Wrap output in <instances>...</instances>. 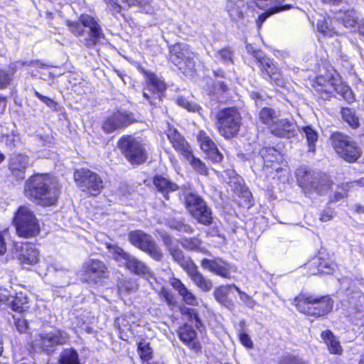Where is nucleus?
I'll return each instance as SVG.
<instances>
[{"mask_svg":"<svg viewBox=\"0 0 364 364\" xmlns=\"http://www.w3.org/2000/svg\"><path fill=\"white\" fill-rule=\"evenodd\" d=\"M119 146L126 159L132 164H142L147 159L145 144L132 136H124L119 141Z\"/></svg>","mask_w":364,"mask_h":364,"instance_id":"6","label":"nucleus"},{"mask_svg":"<svg viewBox=\"0 0 364 364\" xmlns=\"http://www.w3.org/2000/svg\"><path fill=\"white\" fill-rule=\"evenodd\" d=\"M235 285H226L220 286L216 288L214 291L213 295L215 299L223 305L229 307L230 306V301L228 298L230 290L232 288H235Z\"/></svg>","mask_w":364,"mask_h":364,"instance_id":"35","label":"nucleus"},{"mask_svg":"<svg viewBox=\"0 0 364 364\" xmlns=\"http://www.w3.org/2000/svg\"><path fill=\"white\" fill-rule=\"evenodd\" d=\"M192 216L204 225H210L212 223V210L207 205L198 210L192 206Z\"/></svg>","mask_w":364,"mask_h":364,"instance_id":"32","label":"nucleus"},{"mask_svg":"<svg viewBox=\"0 0 364 364\" xmlns=\"http://www.w3.org/2000/svg\"><path fill=\"white\" fill-rule=\"evenodd\" d=\"M11 80V76L4 70H0V90L6 88Z\"/></svg>","mask_w":364,"mask_h":364,"instance_id":"59","label":"nucleus"},{"mask_svg":"<svg viewBox=\"0 0 364 364\" xmlns=\"http://www.w3.org/2000/svg\"><path fill=\"white\" fill-rule=\"evenodd\" d=\"M28 166V158L23 154H14L11 158L9 168L18 179L25 178V171Z\"/></svg>","mask_w":364,"mask_h":364,"instance_id":"25","label":"nucleus"},{"mask_svg":"<svg viewBox=\"0 0 364 364\" xmlns=\"http://www.w3.org/2000/svg\"><path fill=\"white\" fill-rule=\"evenodd\" d=\"M256 60L259 63L260 70L262 73H266L269 77H274L272 75L277 67L272 60L266 57L263 53H258L256 56Z\"/></svg>","mask_w":364,"mask_h":364,"instance_id":"33","label":"nucleus"},{"mask_svg":"<svg viewBox=\"0 0 364 364\" xmlns=\"http://www.w3.org/2000/svg\"><path fill=\"white\" fill-rule=\"evenodd\" d=\"M168 252L174 261H176L184 271L187 270L191 265L194 264L189 257H186L183 255L182 250H180L177 245L170 247Z\"/></svg>","mask_w":364,"mask_h":364,"instance_id":"30","label":"nucleus"},{"mask_svg":"<svg viewBox=\"0 0 364 364\" xmlns=\"http://www.w3.org/2000/svg\"><path fill=\"white\" fill-rule=\"evenodd\" d=\"M284 1V0H254L258 8L267 10L265 13L258 17L257 23L259 27L270 15L291 8L289 4L282 6Z\"/></svg>","mask_w":364,"mask_h":364,"instance_id":"15","label":"nucleus"},{"mask_svg":"<svg viewBox=\"0 0 364 364\" xmlns=\"http://www.w3.org/2000/svg\"><path fill=\"white\" fill-rule=\"evenodd\" d=\"M192 282L201 291L208 292L213 288V283L210 279L205 277L195 264L191 265L189 268L185 271Z\"/></svg>","mask_w":364,"mask_h":364,"instance_id":"20","label":"nucleus"},{"mask_svg":"<svg viewBox=\"0 0 364 364\" xmlns=\"http://www.w3.org/2000/svg\"><path fill=\"white\" fill-rule=\"evenodd\" d=\"M186 206L192 215V206L197 210L206 206V203L197 194L189 193L186 196Z\"/></svg>","mask_w":364,"mask_h":364,"instance_id":"36","label":"nucleus"},{"mask_svg":"<svg viewBox=\"0 0 364 364\" xmlns=\"http://www.w3.org/2000/svg\"><path fill=\"white\" fill-rule=\"evenodd\" d=\"M128 240L132 245L147 253L154 259H162L163 252L151 235L141 230H134L128 234Z\"/></svg>","mask_w":364,"mask_h":364,"instance_id":"9","label":"nucleus"},{"mask_svg":"<svg viewBox=\"0 0 364 364\" xmlns=\"http://www.w3.org/2000/svg\"><path fill=\"white\" fill-rule=\"evenodd\" d=\"M105 244L107 248L109 250V252L113 255V257L115 260L119 262L124 260V262L129 255L128 253L125 252L123 249L118 247L117 245H112L108 242H105Z\"/></svg>","mask_w":364,"mask_h":364,"instance_id":"45","label":"nucleus"},{"mask_svg":"<svg viewBox=\"0 0 364 364\" xmlns=\"http://www.w3.org/2000/svg\"><path fill=\"white\" fill-rule=\"evenodd\" d=\"M235 289L238 292L240 299L245 303L247 306L252 308L255 306V302L250 296L242 291L237 287H235Z\"/></svg>","mask_w":364,"mask_h":364,"instance_id":"60","label":"nucleus"},{"mask_svg":"<svg viewBox=\"0 0 364 364\" xmlns=\"http://www.w3.org/2000/svg\"><path fill=\"white\" fill-rule=\"evenodd\" d=\"M318 31L324 36H332L333 30L328 26V21L326 19L319 20L316 24Z\"/></svg>","mask_w":364,"mask_h":364,"instance_id":"53","label":"nucleus"},{"mask_svg":"<svg viewBox=\"0 0 364 364\" xmlns=\"http://www.w3.org/2000/svg\"><path fill=\"white\" fill-rule=\"evenodd\" d=\"M180 311L181 314L185 317V318L188 321L193 323L197 328L200 327L201 322L199 318L197 310L190 309L186 306H181Z\"/></svg>","mask_w":364,"mask_h":364,"instance_id":"42","label":"nucleus"},{"mask_svg":"<svg viewBox=\"0 0 364 364\" xmlns=\"http://www.w3.org/2000/svg\"><path fill=\"white\" fill-rule=\"evenodd\" d=\"M247 5L244 0H227L226 11L232 21L238 22L245 17Z\"/></svg>","mask_w":364,"mask_h":364,"instance_id":"24","label":"nucleus"},{"mask_svg":"<svg viewBox=\"0 0 364 364\" xmlns=\"http://www.w3.org/2000/svg\"><path fill=\"white\" fill-rule=\"evenodd\" d=\"M169 283L178 291L186 304L190 306H197L198 304L196 296L179 279L172 277L170 279Z\"/></svg>","mask_w":364,"mask_h":364,"instance_id":"23","label":"nucleus"},{"mask_svg":"<svg viewBox=\"0 0 364 364\" xmlns=\"http://www.w3.org/2000/svg\"><path fill=\"white\" fill-rule=\"evenodd\" d=\"M216 127L221 135L230 138L236 134L241 125L240 114L234 107L220 109L216 114Z\"/></svg>","mask_w":364,"mask_h":364,"instance_id":"4","label":"nucleus"},{"mask_svg":"<svg viewBox=\"0 0 364 364\" xmlns=\"http://www.w3.org/2000/svg\"><path fill=\"white\" fill-rule=\"evenodd\" d=\"M280 364H306L302 359L294 357L287 356L282 359Z\"/></svg>","mask_w":364,"mask_h":364,"instance_id":"63","label":"nucleus"},{"mask_svg":"<svg viewBox=\"0 0 364 364\" xmlns=\"http://www.w3.org/2000/svg\"><path fill=\"white\" fill-rule=\"evenodd\" d=\"M159 296L169 306L175 305L173 294L167 289L163 288L159 292Z\"/></svg>","mask_w":364,"mask_h":364,"instance_id":"55","label":"nucleus"},{"mask_svg":"<svg viewBox=\"0 0 364 364\" xmlns=\"http://www.w3.org/2000/svg\"><path fill=\"white\" fill-rule=\"evenodd\" d=\"M117 129L126 127L134 122L133 116L126 112H117L113 114Z\"/></svg>","mask_w":364,"mask_h":364,"instance_id":"40","label":"nucleus"},{"mask_svg":"<svg viewBox=\"0 0 364 364\" xmlns=\"http://www.w3.org/2000/svg\"><path fill=\"white\" fill-rule=\"evenodd\" d=\"M74 180L79 188L92 196L98 195L105 187L102 178L97 173L85 168L75 171Z\"/></svg>","mask_w":364,"mask_h":364,"instance_id":"7","label":"nucleus"},{"mask_svg":"<svg viewBox=\"0 0 364 364\" xmlns=\"http://www.w3.org/2000/svg\"><path fill=\"white\" fill-rule=\"evenodd\" d=\"M79 21L83 27L89 29L87 36L80 39L81 43L85 47L92 48L101 40L105 39V34L101 26L95 18L88 14H82L79 18Z\"/></svg>","mask_w":364,"mask_h":364,"instance_id":"12","label":"nucleus"},{"mask_svg":"<svg viewBox=\"0 0 364 364\" xmlns=\"http://www.w3.org/2000/svg\"><path fill=\"white\" fill-rule=\"evenodd\" d=\"M262 157L266 167H270L276 171H279L282 168L279 166V159L282 158L280 153L276 149L268 147L260 151Z\"/></svg>","mask_w":364,"mask_h":364,"instance_id":"27","label":"nucleus"},{"mask_svg":"<svg viewBox=\"0 0 364 364\" xmlns=\"http://www.w3.org/2000/svg\"><path fill=\"white\" fill-rule=\"evenodd\" d=\"M117 129L126 127L134 122L133 116L126 112H117L113 114Z\"/></svg>","mask_w":364,"mask_h":364,"instance_id":"41","label":"nucleus"},{"mask_svg":"<svg viewBox=\"0 0 364 364\" xmlns=\"http://www.w3.org/2000/svg\"><path fill=\"white\" fill-rule=\"evenodd\" d=\"M25 196L42 206H50L58 200L60 188L55 178L48 174H36L30 177L24 186Z\"/></svg>","mask_w":364,"mask_h":364,"instance_id":"1","label":"nucleus"},{"mask_svg":"<svg viewBox=\"0 0 364 364\" xmlns=\"http://www.w3.org/2000/svg\"><path fill=\"white\" fill-rule=\"evenodd\" d=\"M301 129L306 138L309 147V151H314L315 149V143L318 140L317 132L314 129H313L310 126L303 127Z\"/></svg>","mask_w":364,"mask_h":364,"instance_id":"46","label":"nucleus"},{"mask_svg":"<svg viewBox=\"0 0 364 364\" xmlns=\"http://www.w3.org/2000/svg\"><path fill=\"white\" fill-rule=\"evenodd\" d=\"M105 1L113 14L120 13L122 7L118 4L117 0H105Z\"/></svg>","mask_w":364,"mask_h":364,"instance_id":"61","label":"nucleus"},{"mask_svg":"<svg viewBox=\"0 0 364 364\" xmlns=\"http://www.w3.org/2000/svg\"><path fill=\"white\" fill-rule=\"evenodd\" d=\"M238 336L240 343L245 347L249 349H252L253 348V342L247 333L243 331H240Z\"/></svg>","mask_w":364,"mask_h":364,"instance_id":"58","label":"nucleus"},{"mask_svg":"<svg viewBox=\"0 0 364 364\" xmlns=\"http://www.w3.org/2000/svg\"><path fill=\"white\" fill-rule=\"evenodd\" d=\"M201 267L212 273L224 278L230 277V265L220 259H203L200 262Z\"/></svg>","mask_w":364,"mask_h":364,"instance_id":"18","label":"nucleus"},{"mask_svg":"<svg viewBox=\"0 0 364 364\" xmlns=\"http://www.w3.org/2000/svg\"><path fill=\"white\" fill-rule=\"evenodd\" d=\"M177 333L185 345L196 352L200 351L201 346L197 341V333L191 325L184 323L178 328Z\"/></svg>","mask_w":364,"mask_h":364,"instance_id":"19","label":"nucleus"},{"mask_svg":"<svg viewBox=\"0 0 364 364\" xmlns=\"http://www.w3.org/2000/svg\"><path fill=\"white\" fill-rule=\"evenodd\" d=\"M186 159L188 161L193 168L198 173L204 176L208 174V169L205 164L199 159L196 158L192 153L187 156Z\"/></svg>","mask_w":364,"mask_h":364,"instance_id":"43","label":"nucleus"},{"mask_svg":"<svg viewBox=\"0 0 364 364\" xmlns=\"http://www.w3.org/2000/svg\"><path fill=\"white\" fill-rule=\"evenodd\" d=\"M83 279L86 282L97 283L102 278L108 277V268L106 264L99 259H90L86 261L82 267Z\"/></svg>","mask_w":364,"mask_h":364,"instance_id":"14","label":"nucleus"},{"mask_svg":"<svg viewBox=\"0 0 364 364\" xmlns=\"http://www.w3.org/2000/svg\"><path fill=\"white\" fill-rule=\"evenodd\" d=\"M167 136L175 149L185 158L187 156H190V154L192 152L191 146L176 129H169Z\"/></svg>","mask_w":364,"mask_h":364,"instance_id":"26","label":"nucleus"},{"mask_svg":"<svg viewBox=\"0 0 364 364\" xmlns=\"http://www.w3.org/2000/svg\"><path fill=\"white\" fill-rule=\"evenodd\" d=\"M126 267L131 272L138 275H146L151 274L149 268L143 262L138 259L129 255L127 259L124 261Z\"/></svg>","mask_w":364,"mask_h":364,"instance_id":"28","label":"nucleus"},{"mask_svg":"<svg viewBox=\"0 0 364 364\" xmlns=\"http://www.w3.org/2000/svg\"><path fill=\"white\" fill-rule=\"evenodd\" d=\"M201 243L197 237L183 238L181 242V245L187 250L203 252Z\"/></svg>","mask_w":364,"mask_h":364,"instance_id":"47","label":"nucleus"},{"mask_svg":"<svg viewBox=\"0 0 364 364\" xmlns=\"http://www.w3.org/2000/svg\"><path fill=\"white\" fill-rule=\"evenodd\" d=\"M147 78L146 87L143 92V96L150 105H156L160 101L163 92L166 87L164 81L159 79L155 74L146 72Z\"/></svg>","mask_w":364,"mask_h":364,"instance_id":"13","label":"nucleus"},{"mask_svg":"<svg viewBox=\"0 0 364 364\" xmlns=\"http://www.w3.org/2000/svg\"><path fill=\"white\" fill-rule=\"evenodd\" d=\"M321 338L327 346L331 354L341 355L342 353L343 348L340 342L331 331L326 330L323 331Z\"/></svg>","mask_w":364,"mask_h":364,"instance_id":"29","label":"nucleus"},{"mask_svg":"<svg viewBox=\"0 0 364 364\" xmlns=\"http://www.w3.org/2000/svg\"><path fill=\"white\" fill-rule=\"evenodd\" d=\"M61 364H80L77 353L72 348L64 349L60 356Z\"/></svg>","mask_w":364,"mask_h":364,"instance_id":"39","label":"nucleus"},{"mask_svg":"<svg viewBox=\"0 0 364 364\" xmlns=\"http://www.w3.org/2000/svg\"><path fill=\"white\" fill-rule=\"evenodd\" d=\"M15 326L16 327V329L20 333H24L27 330L28 328V323L26 320L23 318H16L15 319Z\"/></svg>","mask_w":364,"mask_h":364,"instance_id":"64","label":"nucleus"},{"mask_svg":"<svg viewBox=\"0 0 364 364\" xmlns=\"http://www.w3.org/2000/svg\"><path fill=\"white\" fill-rule=\"evenodd\" d=\"M294 304L299 312L316 318L326 315L333 308V301L328 296L300 294L294 299Z\"/></svg>","mask_w":364,"mask_h":364,"instance_id":"2","label":"nucleus"},{"mask_svg":"<svg viewBox=\"0 0 364 364\" xmlns=\"http://www.w3.org/2000/svg\"><path fill=\"white\" fill-rule=\"evenodd\" d=\"M67 26L69 27L70 31L77 36H82L84 30L78 22L67 21Z\"/></svg>","mask_w":364,"mask_h":364,"instance_id":"54","label":"nucleus"},{"mask_svg":"<svg viewBox=\"0 0 364 364\" xmlns=\"http://www.w3.org/2000/svg\"><path fill=\"white\" fill-rule=\"evenodd\" d=\"M34 94L39 100H41L48 107H49L50 108L55 107L56 103L53 101V100H52L48 97L43 96V95H41L40 92H38L36 90L34 91Z\"/></svg>","mask_w":364,"mask_h":364,"instance_id":"62","label":"nucleus"},{"mask_svg":"<svg viewBox=\"0 0 364 364\" xmlns=\"http://www.w3.org/2000/svg\"><path fill=\"white\" fill-rule=\"evenodd\" d=\"M316 82L326 87V90L336 91L348 103L354 101V95L350 87L341 81L338 75L334 71L333 73H327L325 75H320L316 77Z\"/></svg>","mask_w":364,"mask_h":364,"instance_id":"11","label":"nucleus"},{"mask_svg":"<svg viewBox=\"0 0 364 364\" xmlns=\"http://www.w3.org/2000/svg\"><path fill=\"white\" fill-rule=\"evenodd\" d=\"M270 131L274 135L282 138H291L296 132L294 123L287 119H278Z\"/></svg>","mask_w":364,"mask_h":364,"instance_id":"22","label":"nucleus"},{"mask_svg":"<svg viewBox=\"0 0 364 364\" xmlns=\"http://www.w3.org/2000/svg\"><path fill=\"white\" fill-rule=\"evenodd\" d=\"M315 265H318V272L317 273H323V274H330L331 271V265L328 264L326 262H320L318 259H316L314 262ZM314 274H316V272H313Z\"/></svg>","mask_w":364,"mask_h":364,"instance_id":"57","label":"nucleus"},{"mask_svg":"<svg viewBox=\"0 0 364 364\" xmlns=\"http://www.w3.org/2000/svg\"><path fill=\"white\" fill-rule=\"evenodd\" d=\"M12 310L23 312L28 308V298L22 292L16 294V296L11 301Z\"/></svg>","mask_w":364,"mask_h":364,"instance_id":"37","label":"nucleus"},{"mask_svg":"<svg viewBox=\"0 0 364 364\" xmlns=\"http://www.w3.org/2000/svg\"><path fill=\"white\" fill-rule=\"evenodd\" d=\"M15 249L19 253L18 259L22 265H33L39 261V252L33 244L16 243Z\"/></svg>","mask_w":364,"mask_h":364,"instance_id":"16","label":"nucleus"},{"mask_svg":"<svg viewBox=\"0 0 364 364\" xmlns=\"http://www.w3.org/2000/svg\"><path fill=\"white\" fill-rule=\"evenodd\" d=\"M296 174L303 188L319 194L328 190L332 185L330 178L323 173L300 168L296 171Z\"/></svg>","mask_w":364,"mask_h":364,"instance_id":"3","label":"nucleus"},{"mask_svg":"<svg viewBox=\"0 0 364 364\" xmlns=\"http://www.w3.org/2000/svg\"><path fill=\"white\" fill-rule=\"evenodd\" d=\"M358 302L361 303L360 311H353L350 316L355 319L356 325L364 326V297L360 298Z\"/></svg>","mask_w":364,"mask_h":364,"instance_id":"51","label":"nucleus"},{"mask_svg":"<svg viewBox=\"0 0 364 364\" xmlns=\"http://www.w3.org/2000/svg\"><path fill=\"white\" fill-rule=\"evenodd\" d=\"M338 18L346 28H353L358 23V17L354 10H348L338 14Z\"/></svg>","mask_w":364,"mask_h":364,"instance_id":"38","label":"nucleus"},{"mask_svg":"<svg viewBox=\"0 0 364 364\" xmlns=\"http://www.w3.org/2000/svg\"><path fill=\"white\" fill-rule=\"evenodd\" d=\"M154 184L159 191L163 193L165 197L168 199L166 194L169 192L175 191L178 189V186L168 181V179L161 176H156L154 178Z\"/></svg>","mask_w":364,"mask_h":364,"instance_id":"31","label":"nucleus"},{"mask_svg":"<svg viewBox=\"0 0 364 364\" xmlns=\"http://www.w3.org/2000/svg\"><path fill=\"white\" fill-rule=\"evenodd\" d=\"M194 53L190 49L189 46L183 43H176L171 48L170 59L180 70L183 69V63L186 58L193 56Z\"/></svg>","mask_w":364,"mask_h":364,"instance_id":"21","label":"nucleus"},{"mask_svg":"<svg viewBox=\"0 0 364 364\" xmlns=\"http://www.w3.org/2000/svg\"><path fill=\"white\" fill-rule=\"evenodd\" d=\"M331 141L336 153L345 161L354 162L360 156V149L349 136L341 133H334Z\"/></svg>","mask_w":364,"mask_h":364,"instance_id":"8","label":"nucleus"},{"mask_svg":"<svg viewBox=\"0 0 364 364\" xmlns=\"http://www.w3.org/2000/svg\"><path fill=\"white\" fill-rule=\"evenodd\" d=\"M215 58L224 64L232 63L233 53L229 48H224L216 53Z\"/></svg>","mask_w":364,"mask_h":364,"instance_id":"48","label":"nucleus"},{"mask_svg":"<svg viewBox=\"0 0 364 364\" xmlns=\"http://www.w3.org/2000/svg\"><path fill=\"white\" fill-rule=\"evenodd\" d=\"M177 103L179 106L186 109L191 112H199L200 107L195 103L188 102L183 97H178L177 99Z\"/></svg>","mask_w":364,"mask_h":364,"instance_id":"52","label":"nucleus"},{"mask_svg":"<svg viewBox=\"0 0 364 364\" xmlns=\"http://www.w3.org/2000/svg\"><path fill=\"white\" fill-rule=\"evenodd\" d=\"M278 112L269 107L263 108L259 114L260 121L267 125L270 130L273 124H276L278 121Z\"/></svg>","mask_w":364,"mask_h":364,"instance_id":"34","label":"nucleus"},{"mask_svg":"<svg viewBox=\"0 0 364 364\" xmlns=\"http://www.w3.org/2000/svg\"><path fill=\"white\" fill-rule=\"evenodd\" d=\"M69 340V335L64 331L53 329L50 331H43L33 340L34 346L46 351L53 352L58 345H63Z\"/></svg>","mask_w":364,"mask_h":364,"instance_id":"10","label":"nucleus"},{"mask_svg":"<svg viewBox=\"0 0 364 364\" xmlns=\"http://www.w3.org/2000/svg\"><path fill=\"white\" fill-rule=\"evenodd\" d=\"M197 139L200 143L201 149L206 154L209 159L215 163L222 161V154L218 151L214 141L205 132L200 131L197 136Z\"/></svg>","mask_w":364,"mask_h":364,"instance_id":"17","label":"nucleus"},{"mask_svg":"<svg viewBox=\"0 0 364 364\" xmlns=\"http://www.w3.org/2000/svg\"><path fill=\"white\" fill-rule=\"evenodd\" d=\"M115 124L114 117L112 114L105 120L102 124V129L106 132H112L117 129V125Z\"/></svg>","mask_w":364,"mask_h":364,"instance_id":"56","label":"nucleus"},{"mask_svg":"<svg viewBox=\"0 0 364 364\" xmlns=\"http://www.w3.org/2000/svg\"><path fill=\"white\" fill-rule=\"evenodd\" d=\"M136 289V285L134 282L123 279L118 283V290L119 293H129Z\"/></svg>","mask_w":364,"mask_h":364,"instance_id":"49","label":"nucleus"},{"mask_svg":"<svg viewBox=\"0 0 364 364\" xmlns=\"http://www.w3.org/2000/svg\"><path fill=\"white\" fill-rule=\"evenodd\" d=\"M341 115L343 119L352 127H357L359 125V119L355 112L350 108H342Z\"/></svg>","mask_w":364,"mask_h":364,"instance_id":"44","label":"nucleus"},{"mask_svg":"<svg viewBox=\"0 0 364 364\" xmlns=\"http://www.w3.org/2000/svg\"><path fill=\"white\" fill-rule=\"evenodd\" d=\"M13 222L16 232L20 237H33L40 231L38 220L28 207H20L16 213Z\"/></svg>","mask_w":364,"mask_h":364,"instance_id":"5","label":"nucleus"},{"mask_svg":"<svg viewBox=\"0 0 364 364\" xmlns=\"http://www.w3.org/2000/svg\"><path fill=\"white\" fill-rule=\"evenodd\" d=\"M138 353L140 357L145 360L151 358V349L149 346V343L144 341H141L138 344Z\"/></svg>","mask_w":364,"mask_h":364,"instance_id":"50","label":"nucleus"}]
</instances>
